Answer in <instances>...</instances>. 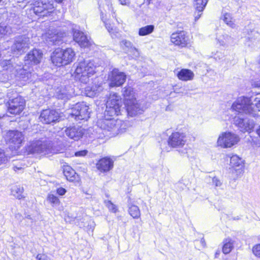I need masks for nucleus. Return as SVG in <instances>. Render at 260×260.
<instances>
[{"label":"nucleus","mask_w":260,"mask_h":260,"mask_svg":"<svg viewBox=\"0 0 260 260\" xmlns=\"http://www.w3.org/2000/svg\"><path fill=\"white\" fill-rule=\"evenodd\" d=\"M23 140L22 134L17 131H9L6 136V140L12 144L11 146L15 149H17L20 147Z\"/></svg>","instance_id":"obj_17"},{"label":"nucleus","mask_w":260,"mask_h":260,"mask_svg":"<svg viewBox=\"0 0 260 260\" xmlns=\"http://www.w3.org/2000/svg\"><path fill=\"white\" fill-rule=\"evenodd\" d=\"M26 150L28 153L42 156L57 153L59 151L53 147L52 142L46 139L32 141L27 146Z\"/></svg>","instance_id":"obj_2"},{"label":"nucleus","mask_w":260,"mask_h":260,"mask_svg":"<svg viewBox=\"0 0 260 260\" xmlns=\"http://www.w3.org/2000/svg\"><path fill=\"white\" fill-rule=\"evenodd\" d=\"M233 123L243 133H250L255 126V122L253 119L244 118L241 115L235 116L233 118Z\"/></svg>","instance_id":"obj_11"},{"label":"nucleus","mask_w":260,"mask_h":260,"mask_svg":"<svg viewBox=\"0 0 260 260\" xmlns=\"http://www.w3.org/2000/svg\"><path fill=\"white\" fill-rule=\"evenodd\" d=\"M89 108L84 103L76 104L71 109V115L76 120H87L89 117Z\"/></svg>","instance_id":"obj_13"},{"label":"nucleus","mask_w":260,"mask_h":260,"mask_svg":"<svg viewBox=\"0 0 260 260\" xmlns=\"http://www.w3.org/2000/svg\"><path fill=\"white\" fill-rule=\"evenodd\" d=\"M56 192L60 196H63L67 192V190L63 187H59L57 189Z\"/></svg>","instance_id":"obj_47"},{"label":"nucleus","mask_w":260,"mask_h":260,"mask_svg":"<svg viewBox=\"0 0 260 260\" xmlns=\"http://www.w3.org/2000/svg\"><path fill=\"white\" fill-rule=\"evenodd\" d=\"M83 129L79 126H73L67 127L65 130L66 135L70 139L78 140L83 135Z\"/></svg>","instance_id":"obj_23"},{"label":"nucleus","mask_w":260,"mask_h":260,"mask_svg":"<svg viewBox=\"0 0 260 260\" xmlns=\"http://www.w3.org/2000/svg\"><path fill=\"white\" fill-rule=\"evenodd\" d=\"M194 76V73L188 69H182L177 74L179 79L184 81L192 80Z\"/></svg>","instance_id":"obj_29"},{"label":"nucleus","mask_w":260,"mask_h":260,"mask_svg":"<svg viewBox=\"0 0 260 260\" xmlns=\"http://www.w3.org/2000/svg\"><path fill=\"white\" fill-rule=\"evenodd\" d=\"M232 111L238 113L251 114L253 108L251 100L247 97H239L232 104L231 107Z\"/></svg>","instance_id":"obj_8"},{"label":"nucleus","mask_w":260,"mask_h":260,"mask_svg":"<svg viewBox=\"0 0 260 260\" xmlns=\"http://www.w3.org/2000/svg\"><path fill=\"white\" fill-rule=\"evenodd\" d=\"M103 90L102 87L100 85H92L86 87L85 93L87 96L94 97L99 95Z\"/></svg>","instance_id":"obj_28"},{"label":"nucleus","mask_w":260,"mask_h":260,"mask_svg":"<svg viewBox=\"0 0 260 260\" xmlns=\"http://www.w3.org/2000/svg\"><path fill=\"white\" fill-rule=\"evenodd\" d=\"M154 26L152 25H149L142 27L139 29V35L141 36L149 35L154 30Z\"/></svg>","instance_id":"obj_36"},{"label":"nucleus","mask_w":260,"mask_h":260,"mask_svg":"<svg viewBox=\"0 0 260 260\" xmlns=\"http://www.w3.org/2000/svg\"><path fill=\"white\" fill-rule=\"evenodd\" d=\"M212 183L216 189L220 188L222 185V181L218 177L215 176L212 178Z\"/></svg>","instance_id":"obj_41"},{"label":"nucleus","mask_w":260,"mask_h":260,"mask_svg":"<svg viewBox=\"0 0 260 260\" xmlns=\"http://www.w3.org/2000/svg\"><path fill=\"white\" fill-rule=\"evenodd\" d=\"M47 201L53 207H56L60 205V201L58 198L51 193L48 194Z\"/></svg>","instance_id":"obj_35"},{"label":"nucleus","mask_w":260,"mask_h":260,"mask_svg":"<svg viewBox=\"0 0 260 260\" xmlns=\"http://www.w3.org/2000/svg\"><path fill=\"white\" fill-rule=\"evenodd\" d=\"M256 134L260 138V125L258 126V128L256 129Z\"/></svg>","instance_id":"obj_50"},{"label":"nucleus","mask_w":260,"mask_h":260,"mask_svg":"<svg viewBox=\"0 0 260 260\" xmlns=\"http://www.w3.org/2000/svg\"><path fill=\"white\" fill-rule=\"evenodd\" d=\"M67 179L71 182H78L80 180L79 175L70 167H67L63 171Z\"/></svg>","instance_id":"obj_27"},{"label":"nucleus","mask_w":260,"mask_h":260,"mask_svg":"<svg viewBox=\"0 0 260 260\" xmlns=\"http://www.w3.org/2000/svg\"><path fill=\"white\" fill-rule=\"evenodd\" d=\"M23 191V187L20 185H14L11 189V194L18 199L24 198Z\"/></svg>","instance_id":"obj_32"},{"label":"nucleus","mask_w":260,"mask_h":260,"mask_svg":"<svg viewBox=\"0 0 260 260\" xmlns=\"http://www.w3.org/2000/svg\"><path fill=\"white\" fill-rule=\"evenodd\" d=\"M121 98L116 93H111L107 102L105 117H114L121 114Z\"/></svg>","instance_id":"obj_6"},{"label":"nucleus","mask_w":260,"mask_h":260,"mask_svg":"<svg viewBox=\"0 0 260 260\" xmlns=\"http://www.w3.org/2000/svg\"><path fill=\"white\" fill-rule=\"evenodd\" d=\"M75 57V52L72 48H68L64 50L58 48L53 52L51 60L55 66L61 67L73 62Z\"/></svg>","instance_id":"obj_5"},{"label":"nucleus","mask_w":260,"mask_h":260,"mask_svg":"<svg viewBox=\"0 0 260 260\" xmlns=\"http://www.w3.org/2000/svg\"><path fill=\"white\" fill-rule=\"evenodd\" d=\"M66 36L64 32L59 33L53 32L52 30H49L48 32L43 35L44 38L48 42H52L54 44H59L61 41V38Z\"/></svg>","instance_id":"obj_25"},{"label":"nucleus","mask_w":260,"mask_h":260,"mask_svg":"<svg viewBox=\"0 0 260 260\" xmlns=\"http://www.w3.org/2000/svg\"><path fill=\"white\" fill-rule=\"evenodd\" d=\"M25 105L24 100L21 96H17L9 100L8 112L13 115H19L23 110Z\"/></svg>","instance_id":"obj_14"},{"label":"nucleus","mask_w":260,"mask_h":260,"mask_svg":"<svg viewBox=\"0 0 260 260\" xmlns=\"http://www.w3.org/2000/svg\"><path fill=\"white\" fill-rule=\"evenodd\" d=\"M75 70L73 76L83 84L89 82L90 78L96 72V65L92 60H83L74 64Z\"/></svg>","instance_id":"obj_1"},{"label":"nucleus","mask_w":260,"mask_h":260,"mask_svg":"<svg viewBox=\"0 0 260 260\" xmlns=\"http://www.w3.org/2000/svg\"><path fill=\"white\" fill-rule=\"evenodd\" d=\"M174 92L177 93L182 92V91H180L179 90H178L177 88L176 87L174 88Z\"/></svg>","instance_id":"obj_51"},{"label":"nucleus","mask_w":260,"mask_h":260,"mask_svg":"<svg viewBox=\"0 0 260 260\" xmlns=\"http://www.w3.org/2000/svg\"><path fill=\"white\" fill-rule=\"evenodd\" d=\"M223 20L227 25H229L231 27H235V24L233 21V19L230 14L225 13L223 16Z\"/></svg>","instance_id":"obj_37"},{"label":"nucleus","mask_w":260,"mask_h":260,"mask_svg":"<svg viewBox=\"0 0 260 260\" xmlns=\"http://www.w3.org/2000/svg\"><path fill=\"white\" fill-rule=\"evenodd\" d=\"M101 17L102 20L105 23V26L107 30H108V31L109 32H111L113 30V27L111 23H109L108 21H107L106 18H105V17H106V15H105L103 12H102Z\"/></svg>","instance_id":"obj_38"},{"label":"nucleus","mask_w":260,"mask_h":260,"mask_svg":"<svg viewBox=\"0 0 260 260\" xmlns=\"http://www.w3.org/2000/svg\"><path fill=\"white\" fill-rule=\"evenodd\" d=\"M201 242H202V244L204 246L205 245V241H204V240L202 239L201 240Z\"/></svg>","instance_id":"obj_54"},{"label":"nucleus","mask_w":260,"mask_h":260,"mask_svg":"<svg viewBox=\"0 0 260 260\" xmlns=\"http://www.w3.org/2000/svg\"><path fill=\"white\" fill-rule=\"evenodd\" d=\"M217 41L220 45L225 46L233 43V39L230 36L225 34L218 38Z\"/></svg>","instance_id":"obj_33"},{"label":"nucleus","mask_w":260,"mask_h":260,"mask_svg":"<svg viewBox=\"0 0 260 260\" xmlns=\"http://www.w3.org/2000/svg\"><path fill=\"white\" fill-rule=\"evenodd\" d=\"M8 160V157L6 155L5 152L0 149V165L6 163Z\"/></svg>","instance_id":"obj_43"},{"label":"nucleus","mask_w":260,"mask_h":260,"mask_svg":"<svg viewBox=\"0 0 260 260\" xmlns=\"http://www.w3.org/2000/svg\"><path fill=\"white\" fill-rule=\"evenodd\" d=\"M171 41L175 45L181 48L190 46L191 43V39L184 31L173 33L171 36Z\"/></svg>","instance_id":"obj_12"},{"label":"nucleus","mask_w":260,"mask_h":260,"mask_svg":"<svg viewBox=\"0 0 260 260\" xmlns=\"http://www.w3.org/2000/svg\"><path fill=\"white\" fill-rule=\"evenodd\" d=\"M37 260H49L48 257L43 254H38L36 256Z\"/></svg>","instance_id":"obj_48"},{"label":"nucleus","mask_w":260,"mask_h":260,"mask_svg":"<svg viewBox=\"0 0 260 260\" xmlns=\"http://www.w3.org/2000/svg\"><path fill=\"white\" fill-rule=\"evenodd\" d=\"M252 252L255 256L260 258V244H256L252 247Z\"/></svg>","instance_id":"obj_44"},{"label":"nucleus","mask_w":260,"mask_h":260,"mask_svg":"<svg viewBox=\"0 0 260 260\" xmlns=\"http://www.w3.org/2000/svg\"><path fill=\"white\" fill-rule=\"evenodd\" d=\"M128 211L129 215L133 218L138 219L141 216V211L138 206L134 204L133 203L129 202L128 204Z\"/></svg>","instance_id":"obj_31"},{"label":"nucleus","mask_w":260,"mask_h":260,"mask_svg":"<svg viewBox=\"0 0 260 260\" xmlns=\"http://www.w3.org/2000/svg\"><path fill=\"white\" fill-rule=\"evenodd\" d=\"M74 40L81 47H88L91 43L83 32L79 30H75L73 34Z\"/></svg>","instance_id":"obj_24"},{"label":"nucleus","mask_w":260,"mask_h":260,"mask_svg":"<svg viewBox=\"0 0 260 260\" xmlns=\"http://www.w3.org/2000/svg\"><path fill=\"white\" fill-rule=\"evenodd\" d=\"M119 3L122 5L129 6L131 2L129 0H118Z\"/></svg>","instance_id":"obj_49"},{"label":"nucleus","mask_w":260,"mask_h":260,"mask_svg":"<svg viewBox=\"0 0 260 260\" xmlns=\"http://www.w3.org/2000/svg\"><path fill=\"white\" fill-rule=\"evenodd\" d=\"M1 64L5 70L9 71L15 76L24 79V80L26 77L28 79L30 75L29 72L26 71V68L24 67L21 68L20 66L13 64L11 59L4 60Z\"/></svg>","instance_id":"obj_10"},{"label":"nucleus","mask_w":260,"mask_h":260,"mask_svg":"<svg viewBox=\"0 0 260 260\" xmlns=\"http://www.w3.org/2000/svg\"><path fill=\"white\" fill-rule=\"evenodd\" d=\"M39 118L43 123L50 124L58 121L60 114L56 110L48 109L42 111Z\"/></svg>","instance_id":"obj_19"},{"label":"nucleus","mask_w":260,"mask_h":260,"mask_svg":"<svg viewBox=\"0 0 260 260\" xmlns=\"http://www.w3.org/2000/svg\"><path fill=\"white\" fill-rule=\"evenodd\" d=\"M219 254V251H217V252L215 253V257H217Z\"/></svg>","instance_id":"obj_52"},{"label":"nucleus","mask_w":260,"mask_h":260,"mask_svg":"<svg viewBox=\"0 0 260 260\" xmlns=\"http://www.w3.org/2000/svg\"><path fill=\"white\" fill-rule=\"evenodd\" d=\"M122 93L124 98L126 110L129 116L133 117L141 113L144 111L143 107L137 101L135 92L131 87H124L123 89Z\"/></svg>","instance_id":"obj_3"},{"label":"nucleus","mask_w":260,"mask_h":260,"mask_svg":"<svg viewBox=\"0 0 260 260\" xmlns=\"http://www.w3.org/2000/svg\"><path fill=\"white\" fill-rule=\"evenodd\" d=\"M120 46L123 49L133 52L135 57H138L139 56L138 50L133 46L132 43L130 41L123 40L120 42Z\"/></svg>","instance_id":"obj_30"},{"label":"nucleus","mask_w":260,"mask_h":260,"mask_svg":"<svg viewBox=\"0 0 260 260\" xmlns=\"http://www.w3.org/2000/svg\"><path fill=\"white\" fill-rule=\"evenodd\" d=\"M113 160L109 157H104L100 159L96 164L97 169L101 173H106L113 168Z\"/></svg>","instance_id":"obj_21"},{"label":"nucleus","mask_w":260,"mask_h":260,"mask_svg":"<svg viewBox=\"0 0 260 260\" xmlns=\"http://www.w3.org/2000/svg\"><path fill=\"white\" fill-rule=\"evenodd\" d=\"M97 124L105 132H110L111 136H115L125 132L127 127L126 123L124 121L108 117L99 120Z\"/></svg>","instance_id":"obj_4"},{"label":"nucleus","mask_w":260,"mask_h":260,"mask_svg":"<svg viewBox=\"0 0 260 260\" xmlns=\"http://www.w3.org/2000/svg\"><path fill=\"white\" fill-rule=\"evenodd\" d=\"M2 0H0V2H1Z\"/></svg>","instance_id":"obj_58"},{"label":"nucleus","mask_w":260,"mask_h":260,"mask_svg":"<svg viewBox=\"0 0 260 260\" xmlns=\"http://www.w3.org/2000/svg\"><path fill=\"white\" fill-rule=\"evenodd\" d=\"M209 0H194V7L195 11L194 12V20L197 21L202 16Z\"/></svg>","instance_id":"obj_26"},{"label":"nucleus","mask_w":260,"mask_h":260,"mask_svg":"<svg viewBox=\"0 0 260 260\" xmlns=\"http://www.w3.org/2000/svg\"><path fill=\"white\" fill-rule=\"evenodd\" d=\"M87 153H88L87 150H81V151L76 152L75 153L74 155L76 157H82V156H85V155H86Z\"/></svg>","instance_id":"obj_45"},{"label":"nucleus","mask_w":260,"mask_h":260,"mask_svg":"<svg viewBox=\"0 0 260 260\" xmlns=\"http://www.w3.org/2000/svg\"><path fill=\"white\" fill-rule=\"evenodd\" d=\"M11 31V29L9 26L4 25H0V37H2L7 34H10Z\"/></svg>","instance_id":"obj_40"},{"label":"nucleus","mask_w":260,"mask_h":260,"mask_svg":"<svg viewBox=\"0 0 260 260\" xmlns=\"http://www.w3.org/2000/svg\"><path fill=\"white\" fill-rule=\"evenodd\" d=\"M222 252L224 254L229 253L234 247V242L231 239H226L223 241Z\"/></svg>","instance_id":"obj_34"},{"label":"nucleus","mask_w":260,"mask_h":260,"mask_svg":"<svg viewBox=\"0 0 260 260\" xmlns=\"http://www.w3.org/2000/svg\"><path fill=\"white\" fill-rule=\"evenodd\" d=\"M108 78L110 81V87L120 86L125 81L126 75L124 73L114 69L109 74Z\"/></svg>","instance_id":"obj_18"},{"label":"nucleus","mask_w":260,"mask_h":260,"mask_svg":"<svg viewBox=\"0 0 260 260\" xmlns=\"http://www.w3.org/2000/svg\"><path fill=\"white\" fill-rule=\"evenodd\" d=\"M109 134H110V133ZM106 135L108 136H109V137H111L110 135H108V134H106Z\"/></svg>","instance_id":"obj_55"},{"label":"nucleus","mask_w":260,"mask_h":260,"mask_svg":"<svg viewBox=\"0 0 260 260\" xmlns=\"http://www.w3.org/2000/svg\"><path fill=\"white\" fill-rule=\"evenodd\" d=\"M105 205L110 211L115 213L117 211V207L113 204L110 201H105Z\"/></svg>","instance_id":"obj_42"},{"label":"nucleus","mask_w":260,"mask_h":260,"mask_svg":"<svg viewBox=\"0 0 260 260\" xmlns=\"http://www.w3.org/2000/svg\"><path fill=\"white\" fill-rule=\"evenodd\" d=\"M240 141L239 136L232 132L221 133L217 140L216 145L222 148H230L237 145Z\"/></svg>","instance_id":"obj_7"},{"label":"nucleus","mask_w":260,"mask_h":260,"mask_svg":"<svg viewBox=\"0 0 260 260\" xmlns=\"http://www.w3.org/2000/svg\"><path fill=\"white\" fill-rule=\"evenodd\" d=\"M259 61H260V55H259Z\"/></svg>","instance_id":"obj_57"},{"label":"nucleus","mask_w":260,"mask_h":260,"mask_svg":"<svg viewBox=\"0 0 260 260\" xmlns=\"http://www.w3.org/2000/svg\"><path fill=\"white\" fill-rule=\"evenodd\" d=\"M29 40L28 38L21 37L18 38L12 45L11 49L14 55L21 54L29 47Z\"/></svg>","instance_id":"obj_16"},{"label":"nucleus","mask_w":260,"mask_h":260,"mask_svg":"<svg viewBox=\"0 0 260 260\" xmlns=\"http://www.w3.org/2000/svg\"><path fill=\"white\" fill-rule=\"evenodd\" d=\"M55 7L49 0H37L33 7L34 12L41 16H47L53 12Z\"/></svg>","instance_id":"obj_9"},{"label":"nucleus","mask_w":260,"mask_h":260,"mask_svg":"<svg viewBox=\"0 0 260 260\" xmlns=\"http://www.w3.org/2000/svg\"><path fill=\"white\" fill-rule=\"evenodd\" d=\"M109 134H110V133ZM106 135L108 136H109V137H111L110 135H108V134H106Z\"/></svg>","instance_id":"obj_56"},{"label":"nucleus","mask_w":260,"mask_h":260,"mask_svg":"<svg viewBox=\"0 0 260 260\" xmlns=\"http://www.w3.org/2000/svg\"><path fill=\"white\" fill-rule=\"evenodd\" d=\"M61 92L57 95V98L59 99L63 100L64 101L68 100L72 96L71 92H66L64 90L60 91Z\"/></svg>","instance_id":"obj_39"},{"label":"nucleus","mask_w":260,"mask_h":260,"mask_svg":"<svg viewBox=\"0 0 260 260\" xmlns=\"http://www.w3.org/2000/svg\"><path fill=\"white\" fill-rule=\"evenodd\" d=\"M42 56L43 53L41 51L38 49H33L25 57L24 61L25 64L29 63L37 64L41 62Z\"/></svg>","instance_id":"obj_22"},{"label":"nucleus","mask_w":260,"mask_h":260,"mask_svg":"<svg viewBox=\"0 0 260 260\" xmlns=\"http://www.w3.org/2000/svg\"><path fill=\"white\" fill-rule=\"evenodd\" d=\"M230 168L233 173L237 176H241L244 173V160L237 154H233L230 156Z\"/></svg>","instance_id":"obj_15"},{"label":"nucleus","mask_w":260,"mask_h":260,"mask_svg":"<svg viewBox=\"0 0 260 260\" xmlns=\"http://www.w3.org/2000/svg\"><path fill=\"white\" fill-rule=\"evenodd\" d=\"M187 141L185 133L176 132L173 133L168 139V144L172 147H183Z\"/></svg>","instance_id":"obj_20"},{"label":"nucleus","mask_w":260,"mask_h":260,"mask_svg":"<svg viewBox=\"0 0 260 260\" xmlns=\"http://www.w3.org/2000/svg\"><path fill=\"white\" fill-rule=\"evenodd\" d=\"M254 104L258 111H260V95L254 100Z\"/></svg>","instance_id":"obj_46"},{"label":"nucleus","mask_w":260,"mask_h":260,"mask_svg":"<svg viewBox=\"0 0 260 260\" xmlns=\"http://www.w3.org/2000/svg\"><path fill=\"white\" fill-rule=\"evenodd\" d=\"M54 1L58 3H61L63 1V0H54Z\"/></svg>","instance_id":"obj_53"}]
</instances>
